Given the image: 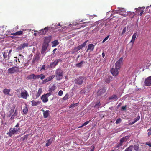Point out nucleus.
I'll use <instances>...</instances> for the list:
<instances>
[{
    "label": "nucleus",
    "mask_w": 151,
    "mask_h": 151,
    "mask_svg": "<svg viewBox=\"0 0 151 151\" xmlns=\"http://www.w3.org/2000/svg\"><path fill=\"white\" fill-rule=\"evenodd\" d=\"M19 123H18L15 126L14 128H10L9 132L7 133L10 137L12 136L13 135L16 134H17L20 131V128H19Z\"/></svg>",
    "instance_id": "f257e3e1"
},
{
    "label": "nucleus",
    "mask_w": 151,
    "mask_h": 151,
    "mask_svg": "<svg viewBox=\"0 0 151 151\" xmlns=\"http://www.w3.org/2000/svg\"><path fill=\"white\" fill-rule=\"evenodd\" d=\"M55 76L57 80H60L63 78V73L62 70L59 68L56 70Z\"/></svg>",
    "instance_id": "f03ea898"
},
{
    "label": "nucleus",
    "mask_w": 151,
    "mask_h": 151,
    "mask_svg": "<svg viewBox=\"0 0 151 151\" xmlns=\"http://www.w3.org/2000/svg\"><path fill=\"white\" fill-rule=\"evenodd\" d=\"M19 69L18 66H14L8 70V73L11 74L18 72Z\"/></svg>",
    "instance_id": "7ed1b4c3"
},
{
    "label": "nucleus",
    "mask_w": 151,
    "mask_h": 151,
    "mask_svg": "<svg viewBox=\"0 0 151 151\" xmlns=\"http://www.w3.org/2000/svg\"><path fill=\"white\" fill-rule=\"evenodd\" d=\"M86 80V77L83 76H79L74 80L75 83L79 85L82 84Z\"/></svg>",
    "instance_id": "20e7f679"
},
{
    "label": "nucleus",
    "mask_w": 151,
    "mask_h": 151,
    "mask_svg": "<svg viewBox=\"0 0 151 151\" xmlns=\"http://www.w3.org/2000/svg\"><path fill=\"white\" fill-rule=\"evenodd\" d=\"M49 27H45L44 29H42L40 30L39 32L37 31L33 30L34 32H38V33L39 35H45L48 31Z\"/></svg>",
    "instance_id": "39448f33"
},
{
    "label": "nucleus",
    "mask_w": 151,
    "mask_h": 151,
    "mask_svg": "<svg viewBox=\"0 0 151 151\" xmlns=\"http://www.w3.org/2000/svg\"><path fill=\"white\" fill-rule=\"evenodd\" d=\"M29 96V95L27 91L23 88H22L20 94V97L26 99Z\"/></svg>",
    "instance_id": "423d86ee"
},
{
    "label": "nucleus",
    "mask_w": 151,
    "mask_h": 151,
    "mask_svg": "<svg viewBox=\"0 0 151 151\" xmlns=\"http://www.w3.org/2000/svg\"><path fill=\"white\" fill-rule=\"evenodd\" d=\"M62 60L59 59L55 60L53 62L51 63L50 64V67L51 68H54L55 66L58 65L59 62H61Z\"/></svg>",
    "instance_id": "0eeeda50"
},
{
    "label": "nucleus",
    "mask_w": 151,
    "mask_h": 151,
    "mask_svg": "<svg viewBox=\"0 0 151 151\" xmlns=\"http://www.w3.org/2000/svg\"><path fill=\"white\" fill-rule=\"evenodd\" d=\"M123 58L121 57L117 61L115 64V67L119 69L121 67V64L122 62Z\"/></svg>",
    "instance_id": "6e6552de"
},
{
    "label": "nucleus",
    "mask_w": 151,
    "mask_h": 151,
    "mask_svg": "<svg viewBox=\"0 0 151 151\" xmlns=\"http://www.w3.org/2000/svg\"><path fill=\"white\" fill-rule=\"evenodd\" d=\"M40 57L39 55L38 54H37L35 55L33 58L32 61V64L34 65L35 62H38L40 59Z\"/></svg>",
    "instance_id": "1a4fd4ad"
},
{
    "label": "nucleus",
    "mask_w": 151,
    "mask_h": 151,
    "mask_svg": "<svg viewBox=\"0 0 151 151\" xmlns=\"http://www.w3.org/2000/svg\"><path fill=\"white\" fill-rule=\"evenodd\" d=\"M119 69L115 67V68H112L110 70L113 76H116L118 74L119 71L118 70Z\"/></svg>",
    "instance_id": "9d476101"
},
{
    "label": "nucleus",
    "mask_w": 151,
    "mask_h": 151,
    "mask_svg": "<svg viewBox=\"0 0 151 151\" xmlns=\"http://www.w3.org/2000/svg\"><path fill=\"white\" fill-rule=\"evenodd\" d=\"M49 46V44L46 43H43L41 53L42 54H44L46 51L47 47Z\"/></svg>",
    "instance_id": "9b49d317"
},
{
    "label": "nucleus",
    "mask_w": 151,
    "mask_h": 151,
    "mask_svg": "<svg viewBox=\"0 0 151 151\" xmlns=\"http://www.w3.org/2000/svg\"><path fill=\"white\" fill-rule=\"evenodd\" d=\"M145 84L146 86L151 85V76L146 78L145 81Z\"/></svg>",
    "instance_id": "f8f14e48"
},
{
    "label": "nucleus",
    "mask_w": 151,
    "mask_h": 151,
    "mask_svg": "<svg viewBox=\"0 0 151 151\" xmlns=\"http://www.w3.org/2000/svg\"><path fill=\"white\" fill-rule=\"evenodd\" d=\"M106 91V89L104 88H102L99 89L97 93V95L98 96H101Z\"/></svg>",
    "instance_id": "ddd939ff"
},
{
    "label": "nucleus",
    "mask_w": 151,
    "mask_h": 151,
    "mask_svg": "<svg viewBox=\"0 0 151 151\" xmlns=\"http://www.w3.org/2000/svg\"><path fill=\"white\" fill-rule=\"evenodd\" d=\"M51 39V36H48L45 37L44 39V42L43 43H47L48 44L50 42Z\"/></svg>",
    "instance_id": "4468645a"
},
{
    "label": "nucleus",
    "mask_w": 151,
    "mask_h": 151,
    "mask_svg": "<svg viewBox=\"0 0 151 151\" xmlns=\"http://www.w3.org/2000/svg\"><path fill=\"white\" fill-rule=\"evenodd\" d=\"M55 75H52L50 76L47 77L46 79L43 80V83H45L50 81L52 80L55 77Z\"/></svg>",
    "instance_id": "2eb2a0df"
},
{
    "label": "nucleus",
    "mask_w": 151,
    "mask_h": 151,
    "mask_svg": "<svg viewBox=\"0 0 151 151\" xmlns=\"http://www.w3.org/2000/svg\"><path fill=\"white\" fill-rule=\"evenodd\" d=\"M42 111L43 112L44 117L45 118H47L50 115L49 110L44 111V110H42Z\"/></svg>",
    "instance_id": "dca6fc26"
},
{
    "label": "nucleus",
    "mask_w": 151,
    "mask_h": 151,
    "mask_svg": "<svg viewBox=\"0 0 151 151\" xmlns=\"http://www.w3.org/2000/svg\"><path fill=\"white\" fill-rule=\"evenodd\" d=\"M129 136H127L121 138L120 141V143L122 145L123 142H126L129 139Z\"/></svg>",
    "instance_id": "f3484780"
},
{
    "label": "nucleus",
    "mask_w": 151,
    "mask_h": 151,
    "mask_svg": "<svg viewBox=\"0 0 151 151\" xmlns=\"http://www.w3.org/2000/svg\"><path fill=\"white\" fill-rule=\"evenodd\" d=\"M137 35V32H136L134 33L133 35L132 40L130 42V43H132V45L134 43L136 37Z\"/></svg>",
    "instance_id": "a211bd4d"
},
{
    "label": "nucleus",
    "mask_w": 151,
    "mask_h": 151,
    "mask_svg": "<svg viewBox=\"0 0 151 151\" xmlns=\"http://www.w3.org/2000/svg\"><path fill=\"white\" fill-rule=\"evenodd\" d=\"M118 99L117 96L116 95H113L109 98V100H111L115 101H116Z\"/></svg>",
    "instance_id": "6ab92c4d"
},
{
    "label": "nucleus",
    "mask_w": 151,
    "mask_h": 151,
    "mask_svg": "<svg viewBox=\"0 0 151 151\" xmlns=\"http://www.w3.org/2000/svg\"><path fill=\"white\" fill-rule=\"evenodd\" d=\"M94 48V46L93 44H89L88 46V48L86 50V52H87L88 50H90L91 51H93Z\"/></svg>",
    "instance_id": "aec40b11"
},
{
    "label": "nucleus",
    "mask_w": 151,
    "mask_h": 151,
    "mask_svg": "<svg viewBox=\"0 0 151 151\" xmlns=\"http://www.w3.org/2000/svg\"><path fill=\"white\" fill-rule=\"evenodd\" d=\"M41 99L42 100V101L44 103H46L48 101V98L45 96V95H42L41 98Z\"/></svg>",
    "instance_id": "412c9836"
},
{
    "label": "nucleus",
    "mask_w": 151,
    "mask_h": 151,
    "mask_svg": "<svg viewBox=\"0 0 151 151\" xmlns=\"http://www.w3.org/2000/svg\"><path fill=\"white\" fill-rule=\"evenodd\" d=\"M88 41V40H87L83 44H81L80 45L78 46V47L79 50L80 49H82L86 45V44L87 42Z\"/></svg>",
    "instance_id": "4be33fe9"
},
{
    "label": "nucleus",
    "mask_w": 151,
    "mask_h": 151,
    "mask_svg": "<svg viewBox=\"0 0 151 151\" xmlns=\"http://www.w3.org/2000/svg\"><path fill=\"white\" fill-rule=\"evenodd\" d=\"M10 91V89H8L6 88L4 89L3 91V92L5 95H9V93Z\"/></svg>",
    "instance_id": "5701e85b"
},
{
    "label": "nucleus",
    "mask_w": 151,
    "mask_h": 151,
    "mask_svg": "<svg viewBox=\"0 0 151 151\" xmlns=\"http://www.w3.org/2000/svg\"><path fill=\"white\" fill-rule=\"evenodd\" d=\"M134 14V12H128L127 13V16H129L131 18H133L135 14Z\"/></svg>",
    "instance_id": "b1692460"
},
{
    "label": "nucleus",
    "mask_w": 151,
    "mask_h": 151,
    "mask_svg": "<svg viewBox=\"0 0 151 151\" xmlns=\"http://www.w3.org/2000/svg\"><path fill=\"white\" fill-rule=\"evenodd\" d=\"M23 33V31H19L16 32L15 33H12L11 35L15 36V35H19Z\"/></svg>",
    "instance_id": "393cba45"
},
{
    "label": "nucleus",
    "mask_w": 151,
    "mask_h": 151,
    "mask_svg": "<svg viewBox=\"0 0 151 151\" xmlns=\"http://www.w3.org/2000/svg\"><path fill=\"white\" fill-rule=\"evenodd\" d=\"M112 79V77L111 76H108V77L106 79L105 81L107 83H109Z\"/></svg>",
    "instance_id": "a878e982"
},
{
    "label": "nucleus",
    "mask_w": 151,
    "mask_h": 151,
    "mask_svg": "<svg viewBox=\"0 0 151 151\" xmlns=\"http://www.w3.org/2000/svg\"><path fill=\"white\" fill-rule=\"evenodd\" d=\"M8 50H6L2 53L3 57L4 59H6L7 56L8 57Z\"/></svg>",
    "instance_id": "bb28decb"
},
{
    "label": "nucleus",
    "mask_w": 151,
    "mask_h": 151,
    "mask_svg": "<svg viewBox=\"0 0 151 151\" xmlns=\"http://www.w3.org/2000/svg\"><path fill=\"white\" fill-rule=\"evenodd\" d=\"M133 148V146L132 145H131L126 148L124 151H132Z\"/></svg>",
    "instance_id": "cd10ccee"
},
{
    "label": "nucleus",
    "mask_w": 151,
    "mask_h": 151,
    "mask_svg": "<svg viewBox=\"0 0 151 151\" xmlns=\"http://www.w3.org/2000/svg\"><path fill=\"white\" fill-rule=\"evenodd\" d=\"M35 75L34 74L30 75L27 76V79H35Z\"/></svg>",
    "instance_id": "c85d7f7f"
},
{
    "label": "nucleus",
    "mask_w": 151,
    "mask_h": 151,
    "mask_svg": "<svg viewBox=\"0 0 151 151\" xmlns=\"http://www.w3.org/2000/svg\"><path fill=\"white\" fill-rule=\"evenodd\" d=\"M42 93V89L41 88H40L38 91V92L36 94V98H38L41 94Z\"/></svg>",
    "instance_id": "c756f323"
},
{
    "label": "nucleus",
    "mask_w": 151,
    "mask_h": 151,
    "mask_svg": "<svg viewBox=\"0 0 151 151\" xmlns=\"http://www.w3.org/2000/svg\"><path fill=\"white\" fill-rule=\"evenodd\" d=\"M52 44L53 47H55L59 44L58 40H55L52 42Z\"/></svg>",
    "instance_id": "7c9ffc66"
},
{
    "label": "nucleus",
    "mask_w": 151,
    "mask_h": 151,
    "mask_svg": "<svg viewBox=\"0 0 151 151\" xmlns=\"http://www.w3.org/2000/svg\"><path fill=\"white\" fill-rule=\"evenodd\" d=\"M39 103V102L38 101H35L34 100H33L32 101V106H37Z\"/></svg>",
    "instance_id": "2f4dec72"
},
{
    "label": "nucleus",
    "mask_w": 151,
    "mask_h": 151,
    "mask_svg": "<svg viewBox=\"0 0 151 151\" xmlns=\"http://www.w3.org/2000/svg\"><path fill=\"white\" fill-rule=\"evenodd\" d=\"M28 46V44L27 43H24L21 45L20 46L21 48H24Z\"/></svg>",
    "instance_id": "473e14b6"
},
{
    "label": "nucleus",
    "mask_w": 151,
    "mask_h": 151,
    "mask_svg": "<svg viewBox=\"0 0 151 151\" xmlns=\"http://www.w3.org/2000/svg\"><path fill=\"white\" fill-rule=\"evenodd\" d=\"M79 50L78 47H75L74 48L73 50H72V54L74 53L75 52H77L78 50Z\"/></svg>",
    "instance_id": "72a5a7b5"
},
{
    "label": "nucleus",
    "mask_w": 151,
    "mask_h": 151,
    "mask_svg": "<svg viewBox=\"0 0 151 151\" xmlns=\"http://www.w3.org/2000/svg\"><path fill=\"white\" fill-rule=\"evenodd\" d=\"M28 111V110L27 106H24L23 107V112L25 114H26Z\"/></svg>",
    "instance_id": "f704fd0d"
},
{
    "label": "nucleus",
    "mask_w": 151,
    "mask_h": 151,
    "mask_svg": "<svg viewBox=\"0 0 151 151\" xmlns=\"http://www.w3.org/2000/svg\"><path fill=\"white\" fill-rule=\"evenodd\" d=\"M83 63V61H82L80 63L76 64V66L78 68H81L82 67V65Z\"/></svg>",
    "instance_id": "c9c22d12"
},
{
    "label": "nucleus",
    "mask_w": 151,
    "mask_h": 151,
    "mask_svg": "<svg viewBox=\"0 0 151 151\" xmlns=\"http://www.w3.org/2000/svg\"><path fill=\"white\" fill-rule=\"evenodd\" d=\"M61 27L60 25V23H58L57 24H56L55 25V29L60 28Z\"/></svg>",
    "instance_id": "e433bc0d"
},
{
    "label": "nucleus",
    "mask_w": 151,
    "mask_h": 151,
    "mask_svg": "<svg viewBox=\"0 0 151 151\" xmlns=\"http://www.w3.org/2000/svg\"><path fill=\"white\" fill-rule=\"evenodd\" d=\"M15 108V106H12V108L11 109V110H10V111H9L10 114V116H11V114L13 113V112L14 111Z\"/></svg>",
    "instance_id": "4c0bfd02"
},
{
    "label": "nucleus",
    "mask_w": 151,
    "mask_h": 151,
    "mask_svg": "<svg viewBox=\"0 0 151 151\" xmlns=\"http://www.w3.org/2000/svg\"><path fill=\"white\" fill-rule=\"evenodd\" d=\"M142 8L141 7H139L138 8H136L135 9L136 11L137 12L138 14H139V12H140L141 10H142Z\"/></svg>",
    "instance_id": "58836bf2"
},
{
    "label": "nucleus",
    "mask_w": 151,
    "mask_h": 151,
    "mask_svg": "<svg viewBox=\"0 0 151 151\" xmlns=\"http://www.w3.org/2000/svg\"><path fill=\"white\" fill-rule=\"evenodd\" d=\"M28 135H29L28 134H27L24 135L23 137L21 138V139H22V141H24L25 139H27L28 137Z\"/></svg>",
    "instance_id": "ea45409f"
},
{
    "label": "nucleus",
    "mask_w": 151,
    "mask_h": 151,
    "mask_svg": "<svg viewBox=\"0 0 151 151\" xmlns=\"http://www.w3.org/2000/svg\"><path fill=\"white\" fill-rule=\"evenodd\" d=\"M50 139L47 140V142L46 143L45 145L47 147L50 146L51 145V143H52V142L50 141Z\"/></svg>",
    "instance_id": "a19ab883"
},
{
    "label": "nucleus",
    "mask_w": 151,
    "mask_h": 151,
    "mask_svg": "<svg viewBox=\"0 0 151 151\" xmlns=\"http://www.w3.org/2000/svg\"><path fill=\"white\" fill-rule=\"evenodd\" d=\"M133 148L135 151H138L139 149V146L138 145H134Z\"/></svg>",
    "instance_id": "79ce46f5"
},
{
    "label": "nucleus",
    "mask_w": 151,
    "mask_h": 151,
    "mask_svg": "<svg viewBox=\"0 0 151 151\" xmlns=\"http://www.w3.org/2000/svg\"><path fill=\"white\" fill-rule=\"evenodd\" d=\"M78 103H76L75 104H71L70 106V108H73L74 107H75L76 106H77L78 105Z\"/></svg>",
    "instance_id": "37998d69"
},
{
    "label": "nucleus",
    "mask_w": 151,
    "mask_h": 151,
    "mask_svg": "<svg viewBox=\"0 0 151 151\" xmlns=\"http://www.w3.org/2000/svg\"><path fill=\"white\" fill-rule=\"evenodd\" d=\"M45 77V75H44L43 74H41L40 75L39 78H40V79L42 80L44 79Z\"/></svg>",
    "instance_id": "c03bdc74"
},
{
    "label": "nucleus",
    "mask_w": 151,
    "mask_h": 151,
    "mask_svg": "<svg viewBox=\"0 0 151 151\" xmlns=\"http://www.w3.org/2000/svg\"><path fill=\"white\" fill-rule=\"evenodd\" d=\"M91 121V120L89 121H87L86 122H84L82 125V126L80 127H83V126H86L88 124L89 122L90 121Z\"/></svg>",
    "instance_id": "a18cd8bd"
},
{
    "label": "nucleus",
    "mask_w": 151,
    "mask_h": 151,
    "mask_svg": "<svg viewBox=\"0 0 151 151\" xmlns=\"http://www.w3.org/2000/svg\"><path fill=\"white\" fill-rule=\"evenodd\" d=\"M127 107V105H125L124 106H122L121 107V110L123 111H126L127 110L126 107Z\"/></svg>",
    "instance_id": "49530a36"
},
{
    "label": "nucleus",
    "mask_w": 151,
    "mask_h": 151,
    "mask_svg": "<svg viewBox=\"0 0 151 151\" xmlns=\"http://www.w3.org/2000/svg\"><path fill=\"white\" fill-rule=\"evenodd\" d=\"M68 95L67 94H66L65 95L63 98V99L64 100H66L68 99Z\"/></svg>",
    "instance_id": "de8ad7c7"
},
{
    "label": "nucleus",
    "mask_w": 151,
    "mask_h": 151,
    "mask_svg": "<svg viewBox=\"0 0 151 151\" xmlns=\"http://www.w3.org/2000/svg\"><path fill=\"white\" fill-rule=\"evenodd\" d=\"M12 49H11L9 51H8V59H9L10 58V57L11 55H10V54L11 53V52H12Z\"/></svg>",
    "instance_id": "09e8293b"
},
{
    "label": "nucleus",
    "mask_w": 151,
    "mask_h": 151,
    "mask_svg": "<svg viewBox=\"0 0 151 151\" xmlns=\"http://www.w3.org/2000/svg\"><path fill=\"white\" fill-rule=\"evenodd\" d=\"M121 122V119L120 118H118L117 119L116 122V124H119V123H120Z\"/></svg>",
    "instance_id": "8fccbe9b"
},
{
    "label": "nucleus",
    "mask_w": 151,
    "mask_h": 151,
    "mask_svg": "<svg viewBox=\"0 0 151 151\" xmlns=\"http://www.w3.org/2000/svg\"><path fill=\"white\" fill-rule=\"evenodd\" d=\"M109 36L108 35L103 40L102 43H104L107 40L109 37Z\"/></svg>",
    "instance_id": "3c124183"
},
{
    "label": "nucleus",
    "mask_w": 151,
    "mask_h": 151,
    "mask_svg": "<svg viewBox=\"0 0 151 151\" xmlns=\"http://www.w3.org/2000/svg\"><path fill=\"white\" fill-rule=\"evenodd\" d=\"M147 131L148 132V134H147L148 135V136H150L151 135V128H150V129H149Z\"/></svg>",
    "instance_id": "603ef678"
},
{
    "label": "nucleus",
    "mask_w": 151,
    "mask_h": 151,
    "mask_svg": "<svg viewBox=\"0 0 151 151\" xmlns=\"http://www.w3.org/2000/svg\"><path fill=\"white\" fill-rule=\"evenodd\" d=\"M139 119L140 116H138L137 117L134 118V122H136L138 121L139 120Z\"/></svg>",
    "instance_id": "864d4df0"
},
{
    "label": "nucleus",
    "mask_w": 151,
    "mask_h": 151,
    "mask_svg": "<svg viewBox=\"0 0 151 151\" xmlns=\"http://www.w3.org/2000/svg\"><path fill=\"white\" fill-rule=\"evenodd\" d=\"M63 91L62 90H60L58 93V95L60 96H61L63 95Z\"/></svg>",
    "instance_id": "5fc2aeb1"
},
{
    "label": "nucleus",
    "mask_w": 151,
    "mask_h": 151,
    "mask_svg": "<svg viewBox=\"0 0 151 151\" xmlns=\"http://www.w3.org/2000/svg\"><path fill=\"white\" fill-rule=\"evenodd\" d=\"M17 114V110H15L13 114V116H16Z\"/></svg>",
    "instance_id": "6e6d98bb"
},
{
    "label": "nucleus",
    "mask_w": 151,
    "mask_h": 151,
    "mask_svg": "<svg viewBox=\"0 0 151 151\" xmlns=\"http://www.w3.org/2000/svg\"><path fill=\"white\" fill-rule=\"evenodd\" d=\"M126 27H125L124 29H123V30H122V32L121 33V35H123L124 33L126 31Z\"/></svg>",
    "instance_id": "4d7b16f0"
},
{
    "label": "nucleus",
    "mask_w": 151,
    "mask_h": 151,
    "mask_svg": "<svg viewBox=\"0 0 151 151\" xmlns=\"http://www.w3.org/2000/svg\"><path fill=\"white\" fill-rule=\"evenodd\" d=\"M145 144L146 145H147L148 146H149L150 147H151V142H146L145 143Z\"/></svg>",
    "instance_id": "13d9d810"
},
{
    "label": "nucleus",
    "mask_w": 151,
    "mask_h": 151,
    "mask_svg": "<svg viewBox=\"0 0 151 151\" xmlns=\"http://www.w3.org/2000/svg\"><path fill=\"white\" fill-rule=\"evenodd\" d=\"M122 145L120 143H119L118 145H116L115 147L116 148H118L119 147L121 146Z\"/></svg>",
    "instance_id": "bf43d9fd"
},
{
    "label": "nucleus",
    "mask_w": 151,
    "mask_h": 151,
    "mask_svg": "<svg viewBox=\"0 0 151 151\" xmlns=\"http://www.w3.org/2000/svg\"><path fill=\"white\" fill-rule=\"evenodd\" d=\"M101 105V104L100 103V102H97L95 104V107H96L97 106H100Z\"/></svg>",
    "instance_id": "052dcab7"
},
{
    "label": "nucleus",
    "mask_w": 151,
    "mask_h": 151,
    "mask_svg": "<svg viewBox=\"0 0 151 151\" xmlns=\"http://www.w3.org/2000/svg\"><path fill=\"white\" fill-rule=\"evenodd\" d=\"M51 95V93H49L47 94H44V95H45V96H47V98L48 97H49Z\"/></svg>",
    "instance_id": "680f3d73"
},
{
    "label": "nucleus",
    "mask_w": 151,
    "mask_h": 151,
    "mask_svg": "<svg viewBox=\"0 0 151 151\" xmlns=\"http://www.w3.org/2000/svg\"><path fill=\"white\" fill-rule=\"evenodd\" d=\"M55 89V86H53L51 88H50V91H52Z\"/></svg>",
    "instance_id": "e2e57ef3"
},
{
    "label": "nucleus",
    "mask_w": 151,
    "mask_h": 151,
    "mask_svg": "<svg viewBox=\"0 0 151 151\" xmlns=\"http://www.w3.org/2000/svg\"><path fill=\"white\" fill-rule=\"evenodd\" d=\"M40 75H35V79H39V78Z\"/></svg>",
    "instance_id": "0e129e2a"
},
{
    "label": "nucleus",
    "mask_w": 151,
    "mask_h": 151,
    "mask_svg": "<svg viewBox=\"0 0 151 151\" xmlns=\"http://www.w3.org/2000/svg\"><path fill=\"white\" fill-rule=\"evenodd\" d=\"M143 12L144 11H143V9H142V10H141V11H140V12H139V13L138 14L140 16H141L142 15V14L143 13Z\"/></svg>",
    "instance_id": "69168bd1"
},
{
    "label": "nucleus",
    "mask_w": 151,
    "mask_h": 151,
    "mask_svg": "<svg viewBox=\"0 0 151 151\" xmlns=\"http://www.w3.org/2000/svg\"><path fill=\"white\" fill-rule=\"evenodd\" d=\"M45 70V65H43L41 69V70Z\"/></svg>",
    "instance_id": "338daca9"
},
{
    "label": "nucleus",
    "mask_w": 151,
    "mask_h": 151,
    "mask_svg": "<svg viewBox=\"0 0 151 151\" xmlns=\"http://www.w3.org/2000/svg\"><path fill=\"white\" fill-rule=\"evenodd\" d=\"M136 122H134V121H133V122H131L130 123V124L131 125H132V124H134V123H135Z\"/></svg>",
    "instance_id": "774afa93"
}]
</instances>
